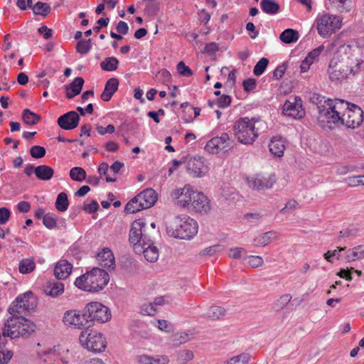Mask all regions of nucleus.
<instances>
[{"label": "nucleus", "instance_id": "f257e3e1", "mask_svg": "<svg viewBox=\"0 0 364 364\" xmlns=\"http://www.w3.org/2000/svg\"><path fill=\"white\" fill-rule=\"evenodd\" d=\"M327 109L320 107L318 122L321 127L324 128L329 124H333L355 129L363 122V112L358 106L341 99H335L334 102L329 101Z\"/></svg>", "mask_w": 364, "mask_h": 364}, {"label": "nucleus", "instance_id": "f03ea898", "mask_svg": "<svg viewBox=\"0 0 364 364\" xmlns=\"http://www.w3.org/2000/svg\"><path fill=\"white\" fill-rule=\"evenodd\" d=\"M109 281L108 273L100 268L94 267L92 270L78 277L75 285L79 289L89 292H98L102 290Z\"/></svg>", "mask_w": 364, "mask_h": 364}, {"label": "nucleus", "instance_id": "7ed1b4c3", "mask_svg": "<svg viewBox=\"0 0 364 364\" xmlns=\"http://www.w3.org/2000/svg\"><path fill=\"white\" fill-rule=\"evenodd\" d=\"M35 323L23 316H11L5 323L3 336L16 338H28L35 331Z\"/></svg>", "mask_w": 364, "mask_h": 364}, {"label": "nucleus", "instance_id": "20e7f679", "mask_svg": "<svg viewBox=\"0 0 364 364\" xmlns=\"http://www.w3.org/2000/svg\"><path fill=\"white\" fill-rule=\"evenodd\" d=\"M198 230L197 222L186 215L174 218L173 224L167 227L168 234L181 240H189L194 237Z\"/></svg>", "mask_w": 364, "mask_h": 364}, {"label": "nucleus", "instance_id": "39448f33", "mask_svg": "<svg viewBox=\"0 0 364 364\" xmlns=\"http://www.w3.org/2000/svg\"><path fill=\"white\" fill-rule=\"evenodd\" d=\"M257 121L255 118L241 117L233 126L235 138L243 144H252L258 137V129L256 128Z\"/></svg>", "mask_w": 364, "mask_h": 364}, {"label": "nucleus", "instance_id": "423d86ee", "mask_svg": "<svg viewBox=\"0 0 364 364\" xmlns=\"http://www.w3.org/2000/svg\"><path fill=\"white\" fill-rule=\"evenodd\" d=\"M79 341L82 347L94 353H101L107 347V340L104 335L95 330L82 331Z\"/></svg>", "mask_w": 364, "mask_h": 364}, {"label": "nucleus", "instance_id": "0eeeda50", "mask_svg": "<svg viewBox=\"0 0 364 364\" xmlns=\"http://www.w3.org/2000/svg\"><path fill=\"white\" fill-rule=\"evenodd\" d=\"M146 225L145 220L139 218L132 223L129 231V242L138 254H141V245H146L151 240L150 235L146 232Z\"/></svg>", "mask_w": 364, "mask_h": 364}, {"label": "nucleus", "instance_id": "6e6552de", "mask_svg": "<svg viewBox=\"0 0 364 364\" xmlns=\"http://www.w3.org/2000/svg\"><path fill=\"white\" fill-rule=\"evenodd\" d=\"M342 19L336 15L328 13L319 14L316 18V28L323 38L331 36L341 27Z\"/></svg>", "mask_w": 364, "mask_h": 364}, {"label": "nucleus", "instance_id": "1a4fd4ad", "mask_svg": "<svg viewBox=\"0 0 364 364\" xmlns=\"http://www.w3.org/2000/svg\"><path fill=\"white\" fill-rule=\"evenodd\" d=\"M198 192L191 185L186 184L183 188L174 189L171 196L173 199L176 200L178 205L191 212Z\"/></svg>", "mask_w": 364, "mask_h": 364}, {"label": "nucleus", "instance_id": "9d476101", "mask_svg": "<svg viewBox=\"0 0 364 364\" xmlns=\"http://www.w3.org/2000/svg\"><path fill=\"white\" fill-rule=\"evenodd\" d=\"M85 312L87 314L90 324L93 321L105 323L111 318L109 309L99 302H90L85 306Z\"/></svg>", "mask_w": 364, "mask_h": 364}, {"label": "nucleus", "instance_id": "9b49d317", "mask_svg": "<svg viewBox=\"0 0 364 364\" xmlns=\"http://www.w3.org/2000/svg\"><path fill=\"white\" fill-rule=\"evenodd\" d=\"M233 147V140L230 138L228 133H222L220 136H215L210 139L205 150L210 154H218L220 151H227Z\"/></svg>", "mask_w": 364, "mask_h": 364}, {"label": "nucleus", "instance_id": "f8f14e48", "mask_svg": "<svg viewBox=\"0 0 364 364\" xmlns=\"http://www.w3.org/2000/svg\"><path fill=\"white\" fill-rule=\"evenodd\" d=\"M63 322L65 325L73 326L79 329L91 326L87 314L85 312V307L82 311L76 310L65 311L63 316Z\"/></svg>", "mask_w": 364, "mask_h": 364}, {"label": "nucleus", "instance_id": "ddd939ff", "mask_svg": "<svg viewBox=\"0 0 364 364\" xmlns=\"http://www.w3.org/2000/svg\"><path fill=\"white\" fill-rule=\"evenodd\" d=\"M283 112L285 115L294 118L301 119L304 116V110L302 108L301 100L299 97H294L292 100H287L283 105Z\"/></svg>", "mask_w": 364, "mask_h": 364}, {"label": "nucleus", "instance_id": "4468645a", "mask_svg": "<svg viewBox=\"0 0 364 364\" xmlns=\"http://www.w3.org/2000/svg\"><path fill=\"white\" fill-rule=\"evenodd\" d=\"M80 116L75 111H70L58 119V126L65 130H72L78 126L80 122Z\"/></svg>", "mask_w": 364, "mask_h": 364}, {"label": "nucleus", "instance_id": "2eb2a0df", "mask_svg": "<svg viewBox=\"0 0 364 364\" xmlns=\"http://www.w3.org/2000/svg\"><path fill=\"white\" fill-rule=\"evenodd\" d=\"M275 181V175H271L267 178L256 176L247 179L249 186L256 190L270 188Z\"/></svg>", "mask_w": 364, "mask_h": 364}, {"label": "nucleus", "instance_id": "dca6fc26", "mask_svg": "<svg viewBox=\"0 0 364 364\" xmlns=\"http://www.w3.org/2000/svg\"><path fill=\"white\" fill-rule=\"evenodd\" d=\"M195 202L191 206V212L207 214L211 210L210 201L208 198L202 192L198 191L196 195Z\"/></svg>", "mask_w": 364, "mask_h": 364}, {"label": "nucleus", "instance_id": "f3484780", "mask_svg": "<svg viewBox=\"0 0 364 364\" xmlns=\"http://www.w3.org/2000/svg\"><path fill=\"white\" fill-rule=\"evenodd\" d=\"M206 167L199 156L191 158L187 163V171L193 177H202L206 172Z\"/></svg>", "mask_w": 364, "mask_h": 364}, {"label": "nucleus", "instance_id": "a211bd4d", "mask_svg": "<svg viewBox=\"0 0 364 364\" xmlns=\"http://www.w3.org/2000/svg\"><path fill=\"white\" fill-rule=\"evenodd\" d=\"M99 264L108 269L115 268V258L112 250L108 247L103 248L97 256Z\"/></svg>", "mask_w": 364, "mask_h": 364}, {"label": "nucleus", "instance_id": "6ab92c4d", "mask_svg": "<svg viewBox=\"0 0 364 364\" xmlns=\"http://www.w3.org/2000/svg\"><path fill=\"white\" fill-rule=\"evenodd\" d=\"M139 203H142V206L149 208L154 205L157 200V194L151 188H147L136 196Z\"/></svg>", "mask_w": 364, "mask_h": 364}, {"label": "nucleus", "instance_id": "aec40b11", "mask_svg": "<svg viewBox=\"0 0 364 364\" xmlns=\"http://www.w3.org/2000/svg\"><path fill=\"white\" fill-rule=\"evenodd\" d=\"M73 265L65 259L60 260L54 269V274L58 279H66L71 273Z\"/></svg>", "mask_w": 364, "mask_h": 364}, {"label": "nucleus", "instance_id": "412c9836", "mask_svg": "<svg viewBox=\"0 0 364 364\" xmlns=\"http://www.w3.org/2000/svg\"><path fill=\"white\" fill-rule=\"evenodd\" d=\"M168 362L169 359L166 355H156L154 357L142 354L136 357L137 364H168Z\"/></svg>", "mask_w": 364, "mask_h": 364}, {"label": "nucleus", "instance_id": "4be33fe9", "mask_svg": "<svg viewBox=\"0 0 364 364\" xmlns=\"http://www.w3.org/2000/svg\"><path fill=\"white\" fill-rule=\"evenodd\" d=\"M119 87V80L117 78L112 77L109 79L104 89V91L101 94V99L105 102H108L112 98V95L117 90Z\"/></svg>", "mask_w": 364, "mask_h": 364}, {"label": "nucleus", "instance_id": "5701e85b", "mask_svg": "<svg viewBox=\"0 0 364 364\" xmlns=\"http://www.w3.org/2000/svg\"><path fill=\"white\" fill-rule=\"evenodd\" d=\"M46 294L56 297L64 292V284L61 282L49 281L44 286Z\"/></svg>", "mask_w": 364, "mask_h": 364}, {"label": "nucleus", "instance_id": "b1692460", "mask_svg": "<svg viewBox=\"0 0 364 364\" xmlns=\"http://www.w3.org/2000/svg\"><path fill=\"white\" fill-rule=\"evenodd\" d=\"M142 250L141 253L144 254L145 259L150 262H154L159 258V250L156 247L153 245L151 240L146 245H141Z\"/></svg>", "mask_w": 364, "mask_h": 364}, {"label": "nucleus", "instance_id": "393cba45", "mask_svg": "<svg viewBox=\"0 0 364 364\" xmlns=\"http://www.w3.org/2000/svg\"><path fill=\"white\" fill-rule=\"evenodd\" d=\"M84 84L82 77H77L66 87V97L71 99L80 93Z\"/></svg>", "mask_w": 364, "mask_h": 364}, {"label": "nucleus", "instance_id": "a878e982", "mask_svg": "<svg viewBox=\"0 0 364 364\" xmlns=\"http://www.w3.org/2000/svg\"><path fill=\"white\" fill-rule=\"evenodd\" d=\"M269 149L273 155L282 157L285 149L284 141L281 137H273L269 144Z\"/></svg>", "mask_w": 364, "mask_h": 364}, {"label": "nucleus", "instance_id": "bb28decb", "mask_svg": "<svg viewBox=\"0 0 364 364\" xmlns=\"http://www.w3.org/2000/svg\"><path fill=\"white\" fill-rule=\"evenodd\" d=\"M34 173L36 177L42 181H49L54 174V170L46 165H40L35 168Z\"/></svg>", "mask_w": 364, "mask_h": 364}, {"label": "nucleus", "instance_id": "cd10ccee", "mask_svg": "<svg viewBox=\"0 0 364 364\" xmlns=\"http://www.w3.org/2000/svg\"><path fill=\"white\" fill-rule=\"evenodd\" d=\"M226 311L224 308L218 306H210L205 314L202 316L212 321H215L222 318L225 316Z\"/></svg>", "mask_w": 364, "mask_h": 364}, {"label": "nucleus", "instance_id": "c85d7f7f", "mask_svg": "<svg viewBox=\"0 0 364 364\" xmlns=\"http://www.w3.org/2000/svg\"><path fill=\"white\" fill-rule=\"evenodd\" d=\"M351 74L355 75L353 70H330L328 72L330 80L335 82H342Z\"/></svg>", "mask_w": 364, "mask_h": 364}, {"label": "nucleus", "instance_id": "c756f323", "mask_svg": "<svg viewBox=\"0 0 364 364\" xmlns=\"http://www.w3.org/2000/svg\"><path fill=\"white\" fill-rule=\"evenodd\" d=\"M306 68L304 60L300 59L298 56L294 55L287 60L283 62L281 65H277L276 68Z\"/></svg>", "mask_w": 364, "mask_h": 364}, {"label": "nucleus", "instance_id": "7c9ffc66", "mask_svg": "<svg viewBox=\"0 0 364 364\" xmlns=\"http://www.w3.org/2000/svg\"><path fill=\"white\" fill-rule=\"evenodd\" d=\"M262 10L267 14L274 15L279 11V4L274 0H262L260 2Z\"/></svg>", "mask_w": 364, "mask_h": 364}, {"label": "nucleus", "instance_id": "2f4dec72", "mask_svg": "<svg viewBox=\"0 0 364 364\" xmlns=\"http://www.w3.org/2000/svg\"><path fill=\"white\" fill-rule=\"evenodd\" d=\"M299 33L297 31L292 28L285 29L279 36V39L284 43L290 44L295 43L299 40Z\"/></svg>", "mask_w": 364, "mask_h": 364}, {"label": "nucleus", "instance_id": "473e14b6", "mask_svg": "<svg viewBox=\"0 0 364 364\" xmlns=\"http://www.w3.org/2000/svg\"><path fill=\"white\" fill-rule=\"evenodd\" d=\"M323 49L324 46L321 45L308 53L307 56L304 59V62L306 66V68H309V67L314 62L318 60V57L321 55V52L323 50Z\"/></svg>", "mask_w": 364, "mask_h": 364}, {"label": "nucleus", "instance_id": "72a5a7b5", "mask_svg": "<svg viewBox=\"0 0 364 364\" xmlns=\"http://www.w3.org/2000/svg\"><path fill=\"white\" fill-rule=\"evenodd\" d=\"M22 119L28 125H35L40 122L41 117L30 109H25L22 113Z\"/></svg>", "mask_w": 364, "mask_h": 364}, {"label": "nucleus", "instance_id": "f704fd0d", "mask_svg": "<svg viewBox=\"0 0 364 364\" xmlns=\"http://www.w3.org/2000/svg\"><path fill=\"white\" fill-rule=\"evenodd\" d=\"M33 296L31 291H28L24 294H20L16 300L20 304V308H23L26 311H28L33 309V304L30 302V299Z\"/></svg>", "mask_w": 364, "mask_h": 364}, {"label": "nucleus", "instance_id": "c9c22d12", "mask_svg": "<svg viewBox=\"0 0 364 364\" xmlns=\"http://www.w3.org/2000/svg\"><path fill=\"white\" fill-rule=\"evenodd\" d=\"M331 6L340 13H346L351 10L350 0H328Z\"/></svg>", "mask_w": 364, "mask_h": 364}, {"label": "nucleus", "instance_id": "e433bc0d", "mask_svg": "<svg viewBox=\"0 0 364 364\" xmlns=\"http://www.w3.org/2000/svg\"><path fill=\"white\" fill-rule=\"evenodd\" d=\"M276 238V232L269 231L264 232L255 239V245L256 246H265L272 240Z\"/></svg>", "mask_w": 364, "mask_h": 364}, {"label": "nucleus", "instance_id": "4c0bfd02", "mask_svg": "<svg viewBox=\"0 0 364 364\" xmlns=\"http://www.w3.org/2000/svg\"><path fill=\"white\" fill-rule=\"evenodd\" d=\"M36 263L31 258L23 259L18 264V269L21 274H28L34 270Z\"/></svg>", "mask_w": 364, "mask_h": 364}, {"label": "nucleus", "instance_id": "58836bf2", "mask_svg": "<svg viewBox=\"0 0 364 364\" xmlns=\"http://www.w3.org/2000/svg\"><path fill=\"white\" fill-rule=\"evenodd\" d=\"M51 11L50 6L47 3L42 1L36 2L33 7V12L36 15H40L43 17L47 16Z\"/></svg>", "mask_w": 364, "mask_h": 364}, {"label": "nucleus", "instance_id": "ea45409f", "mask_svg": "<svg viewBox=\"0 0 364 364\" xmlns=\"http://www.w3.org/2000/svg\"><path fill=\"white\" fill-rule=\"evenodd\" d=\"M146 209L142 206V203H139L136 199V196L132 198L125 206L124 210L127 214L135 213L141 210Z\"/></svg>", "mask_w": 364, "mask_h": 364}, {"label": "nucleus", "instance_id": "a19ab883", "mask_svg": "<svg viewBox=\"0 0 364 364\" xmlns=\"http://www.w3.org/2000/svg\"><path fill=\"white\" fill-rule=\"evenodd\" d=\"M146 209L142 206V203H139L136 199V196L132 198L125 206L124 210L127 214L135 213L141 210Z\"/></svg>", "mask_w": 364, "mask_h": 364}, {"label": "nucleus", "instance_id": "79ce46f5", "mask_svg": "<svg viewBox=\"0 0 364 364\" xmlns=\"http://www.w3.org/2000/svg\"><path fill=\"white\" fill-rule=\"evenodd\" d=\"M146 209L142 206V203H139L136 199V196L132 198L125 206L124 210L127 214L135 213L141 210Z\"/></svg>", "mask_w": 364, "mask_h": 364}, {"label": "nucleus", "instance_id": "37998d69", "mask_svg": "<svg viewBox=\"0 0 364 364\" xmlns=\"http://www.w3.org/2000/svg\"><path fill=\"white\" fill-rule=\"evenodd\" d=\"M69 206V201L68 199V196L65 193L61 192L60 193L55 201V208L58 210L60 212L65 211Z\"/></svg>", "mask_w": 364, "mask_h": 364}, {"label": "nucleus", "instance_id": "c03bdc74", "mask_svg": "<svg viewBox=\"0 0 364 364\" xmlns=\"http://www.w3.org/2000/svg\"><path fill=\"white\" fill-rule=\"evenodd\" d=\"M311 100L312 101L313 103H314L317 105V107L318 109V114H320V110H321L320 107H321L322 108L327 109V107H328V106H329L328 102L331 101V102H334V101H335V100H332L331 99L326 100L324 96H322V95H318V94H314L311 97ZM318 116L319 115H318Z\"/></svg>", "mask_w": 364, "mask_h": 364}, {"label": "nucleus", "instance_id": "a18cd8bd", "mask_svg": "<svg viewBox=\"0 0 364 364\" xmlns=\"http://www.w3.org/2000/svg\"><path fill=\"white\" fill-rule=\"evenodd\" d=\"M70 176L73 181H82L86 178V172L82 168L75 166L70 169Z\"/></svg>", "mask_w": 364, "mask_h": 364}, {"label": "nucleus", "instance_id": "49530a36", "mask_svg": "<svg viewBox=\"0 0 364 364\" xmlns=\"http://www.w3.org/2000/svg\"><path fill=\"white\" fill-rule=\"evenodd\" d=\"M250 360V355L247 353H242L234 356L225 361L223 364H248Z\"/></svg>", "mask_w": 364, "mask_h": 364}, {"label": "nucleus", "instance_id": "de8ad7c7", "mask_svg": "<svg viewBox=\"0 0 364 364\" xmlns=\"http://www.w3.org/2000/svg\"><path fill=\"white\" fill-rule=\"evenodd\" d=\"M348 260H355L360 258H364V249L362 246H357L348 251L346 256Z\"/></svg>", "mask_w": 364, "mask_h": 364}, {"label": "nucleus", "instance_id": "09e8293b", "mask_svg": "<svg viewBox=\"0 0 364 364\" xmlns=\"http://www.w3.org/2000/svg\"><path fill=\"white\" fill-rule=\"evenodd\" d=\"M291 296L286 294L280 296V298L274 303V308L277 311L284 309L291 301Z\"/></svg>", "mask_w": 364, "mask_h": 364}, {"label": "nucleus", "instance_id": "8fccbe9b", "mask_svg": "<svg viewBox=\"0 0 364 364\" xmlns=\"http://www.w3.org/2000/svg\"><path fill=\"white\" fill-rule=\"evenodd\" d=\"M246 251L242 247H234L230 250L229 257L233 259H243L246 258Z\"/></svg>", "mask_w": 364, "mask_h": 364}, {"label": "nucleus", "instance_id": "3c124183", "mask_svg": "<svg viewBox=\"0 0 364 364\" xmlns=\"http://www.w3.org/2000/svg\"><path fill=\"white\" fill-rule=\"evenodd\" d=\"M119 60L114 57L106 58L100 63L101 68H117Z\"/></svg>", "mask_w": 364, "mask_h": 364}, {"label": "nucleus", "instance_id": "603ef678", "mask_svg": "<svg viewBox=\"0 0 364 364\" xmlns=\"http://www.w3.org/2000/svg\"><path fill=\"white\" fill-rule=\"evenodd\" d=\"M46 154V149L41 146H33L30 149V154L34 159H41L45 156Z\"/></svg>", "mask_w": 364, "mask_h": 364}, {"label": "nucleus", "instance_id": "864d4df0", "mask_svg": "<svg viewBox=\"0 0 364 364\" xmlns=\"http://www.w3.org/2000/svg\"><path fill=\"white\" fill-rule=\"evenodd\" d=\"M91 48V40H82L80 41L76 46L77 52L81 54L87 53Z\"/></svg>", "mask_w": 364, "mask_h": 364}, {"label": "nucleus", "instance_id": "5fc2aeb1", "mask_svg": "<svg viewBox=\"0 0 364 364\" xmlns=\"http://www.w3.org/2000/svg\"><path fill=\"white\" fill-rule=\"evenodd\" d=\"M109 166L107 163H102L100 164L98 168V172L100 175L105 176L107 182H115L116 178H112L108 174Z\"/></svg>", "mask_w": 364, "mask_h": 364}, {"label": "nucleus", "instance_id": "6e6d98bb", "mask_svg": "<svg viewBox=\"0 0 364 364\" xmlns=\"http://www.w3.org/2000/svg\"><path fill=\"white\" fill-rule=\"evenodd\" d=\"M19 306L20 304L16 299L12 302L9 308V312L13 315L12 316H21V314L26 311L23 308H20Z\"/></svg>", "mask_w": 364, "mask_h": 364}, {"label": "nucleus", "instance_id": "4d7b16f0", "mask_svg": "<svg viewBox=\"0 0 364 364\" xmlns=\"http://www.w3.org/2000/svg\"><path fill=\"white\" fill-rule=\"evenodd\" d=\"M245 259L248 260V264L252 268H257V267H261L264 264L262 257H261L259 256H254V255H251L249 257L246 256Z\"/></svg>", "mask_w": 364, "mask_h": 364}, {"label": "nucleus", "instance_id": "13d9d810", "mask_svg": "<svg viewBox=\"0 0 364 364\" xmlns=\"http://www.w3.org/2000/svg\"><path fill=\"white\" fill-rule=\"evenodd\" d=\"M346 247H338L337 250H334L333 251H328L323 255L325 259L329 262H333V258L339 259V252H342L345 250Z\"/></svg>", "mask_w": 364, "mask_h": 364}, {"label": "nucleus", "instance_id": "bf43d9fd", "mask_svg": "<svg viewBox=\"0 0 364 364\" xmlns=\"http://www.w3.org/2000/svg\"><path fill=\"white\" fill-rule=\"evenodd\" d=\"M193 358V353L190 350H181L178 352V359L183 362L191 360Z\"/></svg>", "mask_w": 364, "mask_h": 364}, {"label": "nucleus", "instance_id": "052dcab7", "mask_svg": "<svg viewBox=\"0 0 364 364\" xmlns=\"http://www.w3.org/2000/svg\"><path fill=\"white\" fill-rule=\"evenodd\" d=\"M157 323V327L161 331L168 333L172 332L173 331V325L166 320H158Z\"/></svg>", "mask_w": 364, "mask_h": 364}, {"label": "nucleus", "instance_id": "680f3d73", "mask_svg": "<svg viewBox=\"0 0 364 364\" xmlns=\"http://www.w3.org/2000/svg\"><path fill=\"white\" fill-rule=\"evenodd\" d=\"M43 225L48 229H53L56 226L55 218L50 213H47L43 220Z\"/></svg>", "mask_w": 364, "mask_h": 364}, {"label": "nucleus", "instance_id": "e2e57ef3", "mask_svg": "<svg viewBox=\"0 0 364 364\" xmlns=\"http://www.w3.org/2000/svg\"><path fill=\"white\" fill-rule=\"evenodd\" d=\"M13 352L9 350H0V364L7 363L12 358Z\"/></svg>", "mask_w": 364, "mask_h": 364}, {"label": "nucleus", "instance_id": "0e129e2a", "mask_svg": "<svg viewBox=\"0 0 364 364\" xmlns=\"http://www.w3.org/2000/svg\"><path fill=\"white\" fill-rule=\"evenodd\" d=\"M98 208V203L95 200H92L89 203H85L83 206V209L88 213H95Z\"/></svg>", "mask_w": 364, "mask_h": 364}, {"label": "nucleus", "instance_id": "69168bd1", "mask_svg": "<svg viewBox=\"0 0 364 364\" xmlns=\"http://www.w3.org/2000/svg\"><path fill=\"white\" fill-rule=\"evenodd\" d=\"M11 212L7 208H0V225H4L9 220Z\"/></svg>", "mask_w": 364, "mask_h": 364}, {"label": "nucleus", "instance_id": "338daca9", "mask_svg": "<svg viewBox=\"0 0 364 364\" xmlns=\"http://www.w3.org/2000/svg\"><path fill=\"white\" fill-rule=\"evenodd\" d=\"M156 311V308L153 303L145 304L141 307V311L144 314L153 315Z\"/></svg>", "mask_w": 364, "mask_h": 364}, {"label": "nucleus", "instance_id": "774afa93", "mask_svg": "<svg viewBox=\"0 0 364 364\" xmlns=\"http://www.w3.org/2000/svg\"><path fill=\"white\" fill-rule=\"evenodd\" d=\"M159 10V4L158 2H152L149 4L146 7V11L149 15H156Z\"/></svg>", "mask_w": 364, "mask_h": 364}]
</instances>
